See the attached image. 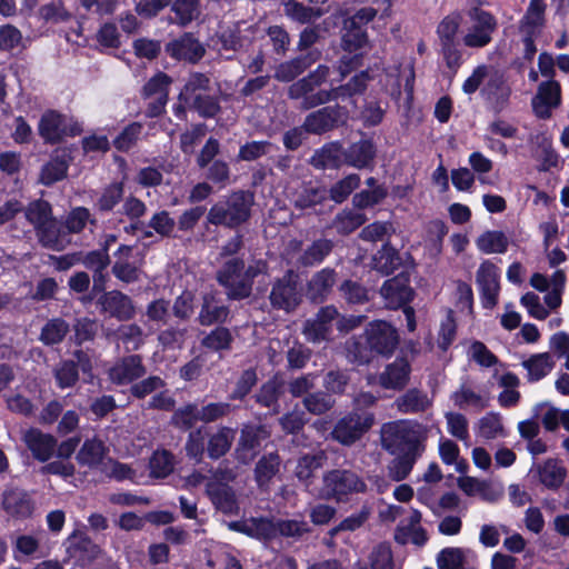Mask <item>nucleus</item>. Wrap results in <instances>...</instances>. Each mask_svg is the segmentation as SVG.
Returning a JSON list of instances; mask_svg holds the SVG:
<instances>
[{
  "label": "nucleus",
  "instance_id": "nucleus-1",
  "mask_svg": "<svg viewBox=\"0 0 569 569\" xmlns=\"http://www.w3.org/2000/svg\"><path fill=\"white\" fill-rule=\"evenodd\" d=\"M431 428L417 420L400 419L386 422L380 429L381 446L390 453L402 451L421 457Z\"/></svg>",
  "mask_w": 569,
  "mask_h": 569
},
{
  "label": "nucleus",
  "instance_id": "nucleus-2",
  "mask_svg": "<svg viewBox=\"0 0 569 569\" xmlns=\"http://www.w3.org/2000/svg\"><path fill=\"white\" fill-rule=\"evenodd\" d=\"M24 216L33 226L38 241L42 247L61 251L70 243V239L61 230L57 219L52 216L49 202L44 200L31 202L27 207Z\"/></svg>",
  "mask_w": 569,
  "mask_h": 569
},
{
  "label": "nucleus",
  "instance_id": "nucleus-3",
  "mask_svg": "<svg viewBox=\"0 0 569 569\" xmlns=\"http://www.w3.org/2000/svg\"><path fill=\"white\" fill-rule=\"evenodd\" d=\"M330 76V68L326 64H319L306 77L297 80L288 88V97L300 101V108L303 110L313 109L323 106L332 99L330 89H320L327 82Z\"/></svg>",
  "mask_w": 569,
  "mask_h": 569
},
{
  "label": "nucleus",
  "instance_id": "nucleus-4",
  "mask_svg": "<svg viewBox=\"0 0 569 569\" xmlns=\"http://www.w3.org/2000/svg\"><path fill=\"white\" fill-rule=\"evenodd\" d=\"M252 204L253 196L250 192L236 191L214 203L207 218L211 224L234 228L248 220Z\"/></svg>",
  "mask_w": 569,
  "mask_h": 569
},
{
  "label": "nucleus",
  "instance_id": "nucleus-5",
  "mask_svg": "<svg viewBox=\"0 0 569 569\" xmlns=\"http://www.w3.org/2000/svg\"><path fill=\"white\" fill-rule=\"evenodd\" d=\"M367 490L365 481L353 471L335 469L326 472L322 478L321 497L325 499L342 500L352 493Z\"/></svg>",
  "mask_w": 569,
  "mask_h": 569
},
{
  "label": "nucleus",
  "instance_id": "nucleus-6",
  "mask_svg": "<svg viewBox=\"0 0 569 569\" xmlns=\"http://www.w3.org/2000/svg\"><path fill=\"white\" fill-rule=\"evenodd\" d=\"M269 299L271 306L276 309L286 312L295 310L302 299L298 274L288 270L282 278L273 283Z\"/></svg>",
  "mask_w": 569,
  "mask_h": 569
},
{
  "label": "nucleus",
  "instance_id": "nucleus-7",
  "mask_svg": "<svg viewBox=\"0 0 569 569\" xmlns=\"http://www.w3.org/2000/svg\"><path fill=\"white\" fill-rule=\"evenodd\" d=\"M470 26L463 37L465 46L469 48H482L492 40V33L497 29L496 18L487 11L473 8L468 13Z\"/></svg>",
  "mask_w": 569,
  "mask_h": 569
},
{
  "label": "nucleus",
  "instance_id": "nucleus-8",
  "mask_svg": "<svg viewBox=\"0 0 569 569\" xmlns=\"http://www.w3.org/2000/svg\"><path fill=\"white\" fill-rule=\"evenodd\" d=\"M363 336L377 356L390 357L399 345L397 329L385 320L369 322Z\"/></svg>",
  "mask_w": 569,
  "mask_h": 569
},
{
  "label": "nucleus",
  "instance_id": "nucleus-9",
  "mask_svg": "<svg viewBox=\"0 0 569 569\" xmlns=\"http://www.w3.org/2000/svg\"><path fill=\"white\" fill-rule=\"evenodd\" d=\"M373 423L372 413L351 412L337 422L332 430V437L338 442L350 446L359 440Z\"/></svg>",
  "mask_w": 569,
  "mask_h": 569
},
{
  "label": "nucleus",
  "instance_id": "nucleus-10",
  "mask_svg": "<svg viewBox=\"0 0 569 569\" xmlns=\"http://www.w3.org/2000/svg\"><path fill=\"white\" fill-rule=\"evenodd\" d=\"M270 437V431L263 425H243L234 450L236 459L243 463H250L258 455L261 442Z\"/></svg>",
  "mask_w": 569,
  "mask_h": 569
},
{
  "label": "nucleus",
  "instance_id": "nucleus-11",
  "mask_svg": "<svg viewBox=\"0 0 569 569\" xmlns=\"http://www.w3.org/2000/svg\"><path fill=\"white\" fill-rule=\"evenodd\" d=\"M347 119L346 108L339 104L323 107L306 117L302 129L309 133L321 134L346 123Z\"/></svg>",
  "mask_w": 569,
  "mask_h": 569
},
{
  "label": "nucleus",
  "instance_id": "nucleus-12",
  "mask_svg": "<svg viewBox=\"0 0 569 569\" xmlns=\"http://www.w3.org/2000/svg\"><path fill=\"white\" fill-rule=\"evenodd\" d=\"M38 130L42 139L49 143L59 142L67 134L74 136L81 132L77 122L71 123L66 116L53 110H48L42 114Z\"/></svg>",
  "mask_w": 569,
  "mask_h": 569
},
{
  "label": "nucleus",
  "instance_id": "nucleus-13",
  "mask_svg": "<svg viewBox=\"0 0 569 569\" xmlns=\"http://www.w3.org/2000/svg\"><path fill=\"white\" fill-rule=\"evenodd\" d=\"M112 266L113 276L124 282L132 283L140 280L142 274V258L134 253L131 246L121 244L114 252Z\"/></svg>",
  "mask_w": 569,
  "mask_h": 569
},
{
  "label": "nucleus",
  "instance_id": "nucleus-14",
  "mask_svg": "<svg viewBox=\"0 0 569 569\" xmlns=\"http://www.w3.org/2000/svg\"><path fill=\"white\" fill-rule=\"evenodd\" d=\"M339 311L335 306H326L319 309L316 316L308 319L302 329L305 338L309 342L319 343L330 339L331 325L338 318Z\"/></svg>",
  "mask_w": 569,
  "mask_h": 569
},
{
  "label": "nucleus",
  "instance_id": "nucleus-15",
  "mask_svg": "<svg viewBox=\"0 0 569 569\" xmlns=\"http://www.w3.org/2000/svg\"><path fill=\"white\" fill-rule=\"evenodd\" d=\"M476 280L480 289L483 308H495L500 291L498 268L490 261L482 262L477 271Z\"/></svg>",
  "mask_w": 569,
  "mask_h": 569
},
{
  "label": "nucleus",
  "instance_id": "nucleus-16",
  "mask_svg": "<svg viewBox=\"0 0 569 569\" xmlns=\"http://www.w3.org/2000/svg\"><path fill=\"white\" fill-rule=\"evenodd\" d=\"M560 101V84L557 81L548 80L539 84L531 104L533 112L538 118L548 119L551 117L552 110L558 108Z\"/></svg>",
  "mask_w": 569,
  "mask_h": 569
},
{
  "label": "nucleus",
  "instance_id": "nucleus-17",
  "mask_svg": "<svg viewBox=\"0 0 569 569\" xmlns=\"http://www.w3.org/2000/svg\"><path fill=\"white\" fill-rule=\"evenodd\" d=\"M146 372L142 358L139 355H130L118 360L109 369V378L113 383L124 386L142 378Z\"/></svg>",
  "mask_w": 569,
  "mask_h": 569
},
{
  "label": "nucleus",
  "instance_id": "nucleus-18",
  "mask_svg": "<svg viewBox=\"0 0 569 569\" xmlns=\"http://www.w3.org/2000/svg\"><path fill=\"white\" fill-rule=\"evenodd\" d=\"M98 303L102 312L120 321L130 320L136 313L131 298L118 290L104 292Z\"/></svg>",
  "mask_w": 569,
  "mask_h": 569
},
{
  "label": "nucleus",
  "instance_id": "nucleus-19",
  "mask_svg": "<svg viewBox=\"0 0 569 569\" xmlns=\"http://www.w3.org/2000/svg\"><path fill=\"white\" fill-rule=\"evenodd\" d=\"M412 293L409 280L403 274L387 280L380 289V295L389 309L405 307L412 299Z\"/></svg>",
  "mask_w": 569,
  "mask_h": 569
},
{
  "label": "nucleus",
  "instance_id": "nucleus-20",
  "mask_svg": "<svg viewBox=\"0 0 569 569\" xmlns=\"http://www.w3.org/2000/svg\"><path fill=\"white\" fill-rule=\"evenodd\" d=\"M22 441L31 451L32 457L40 462L49 461L57 448V439L37 428L26 430L22 433Z\"/></svg>",
  "mask_w": 569,
  "mask_h": 569
},
{
  "label": "nucleus",
  "instance_id": "nucleus-21",
  "mask_svg": "<svg viewBox=\"0 0 569 569\" xmlns=\"http://www.w3.org/2000/svg\"><path fill=\"white\" fill-rule=\"evenodd\" d=\"M166 51L176 60L194 63L204 56L206 49L191 33H184L179 39L169 42L166 46Z\"/></svg>",
  "mask_w": 569,
  "mask_h": 569
},
{
  "label": "nucleus",
  "instance_id": "nucleus-22",
  "mask_svg": "<svg viewBox=\"0 0 569 569\" xmlns=\"http://www.w3.org/2000/svg\"><path fill=\"white\" fill-rule=\"evenodd\" d=\"M410 371L409 361L406 358H397L386 366L378 377V382L385 389L401 390L409 382Z\"/></svg>",
  "mask_w": 569,
  "mask_h": 569
},
{
  "label": "nucleus",
  "instance_id": "nucleus-23",
  "mask_svg": "<svg viewBox=\"0 0 569 569\" xmlns=\"http://www.w3.org/2000/svg\"><path fill=\"white\" fill-rule=\"evenodd\" d=\"M533 470L541 485L550 490H557L562 486L567 478V468L561 460L548 458L541 463L535 466Z\"/></svg>",
  "mask_w": 569,
  "mask_h": 569
},
{
  "label": "nucleus",
  "instance_id": "nucleus-24",
  "mask_svg": "<svg viewBox=\"0 0 569 569\" xmlns=\"http://www.w3.org/2000/svg\"><path fill=\"white\" fill-rule=\"evenodd\" d=\"M432 406V399L419 389L412 388L399 396L393 407L402 415H417L427 411Z\"/></svg>",
  "mask_w": 569,
  "mask_h": 569
},
{
  "label": "nucleus",
  "instance_id": "nucleus-25",
  "mask_svg": "<svg viewBox=\"0 0 569 569\" xmlns=\"http://www.w3.org/2000/svg\"><path fill=\"white\" fill-rule=\"evenodd\" d=\"M337 281L333 269L323 268L317 271L307 283V297L316 302L323 301L331 292Z\"/></svg>",
  "mask_w": 569,
  "mask_h": 569
},
{
  "label": "nucleus",
  "instance_id": "nucleus-26",
  "mask_svg": "<svg viewBox=\"0 0 569 569\" xmlns=\"http://www.w3.org/2000/svg\"><path fill=\"white\" fill-rule=\"evenodd\" d=\"M206 492L216 509L226 513L233 515L238 512V502L234 491L227 485L209 482L207 483Z\"/></svg>",
  "mask_w": 569,
  "mask_h": 569
},
{
  "label": "nucleus",
  "instance_id": "nucleus-27",
  "mask_svg": "<svg viewBox=\"0 0 569 569\" xmlns=\"http://www.w3.org/2000/svg\"><path fill=\"white\" fill-rule=\"evenodd\" d=\"M256 31L254 26H244L243 23H236L232 27L223 30L219 36L221 49L238 51L247 43L251 42V37Z\"/></svg>",
  "mask_w": 569,
  "mask_h": 569
},
{
  "label": "nucleus",
  "instance_id": "nucleus-28",
  "mask_svg": "<svg viewBox=\"0 0 569 569\" xmlns=\"http://www.w3.org/2000/svg\"><path fill=\"white\" fill-rule=\"evenodd\" d=\"M319 52H311L306 57H298L277 66L274 78L280 82H290L303 73L318 58Z\"/></svg>",
  "mask_w": 569,
  "mask_h": 569
},
{
  "label": "nucleus",
  "instance_id": "nucleus-29",
  "mask_svg": "<svg viewBox=\"0 0 569 569\" xmlns=\"http://www.w3.org/2000/svg\"><path fill=\"white\" fill-rule=\"evenodd\" d=\"M2 508L14 518H27L32 513L30 497L21 490H8L3 493Z\"/></svg>",
  "mask_w": 569,
  "mask_h": 569
},
{
  "label": "nucleus",
  "instance_id": "nucleus-30",
  "mask_svg": "<svg viewBox=\"0 0 569 569\" xmlns=\"http://www.w3.org/2000/svg\"><path fill=\"white\" fill-rule=\"evenodd\" d=\"M345 353L347 360L356 366L370 363L376 355L365 336L350 337L345 343Z\"/></svg>",
  "mask_w": 569,
  "mask_h": 569
},
{
  "label": "nucleus",
  "instance_id": "nucleus-31",
  "mask_svg": "<svg viewBox=\"0 0 569 569\" xmlns=\"http://www.w3.org/2000/svg\"><path fill=\"white\" fill-rule=\"evenodd\" d=\"M107 453L108 448L104 442L101 439L93 437L91 439H87L82 443L76 459L79 465L92 468L100 465Z\"/></svg>",
  "mask_w": 569,
  "mask_h": 569
},
{
  "label": "nucleus",
  "instance_id": "nucleus-32",
  "mask_svg": "<svg viewBox=\"0 0 569 569\" xmlns=\"http://www.w3.org/2000/svg\"><path fill=\"white\" fill-rule=\"evenodd\" d=\"M234 440V430L230 427L221 426L208 438L207 452L211 459L223 457L231 448Z\"/></svg>",
  "mask_w": 569,
  "mask_h": 569
},
{
  "label": "nucleus",
  "instance_id": "nucleus-33",
  "mask_svg": "<svg viewBox=\"0 0 569 569\" xmlns=\"http://www.w3.org/2000/svg\"><path fill=\"white\" fill-rule=\"evenodd\" d=\"M229 316V308L218 305L212 293H206L198 321L201 326H211L217 322H224Z\"/></svg>",
  "mask_w": 569,
  "mask_h": 569
},
{
  "label": "nucleus",
  "instance_id": "nucleus-34",
  "mask_svg": "<svg viewBox=\"0 0 569 569\" xmlns=\"http://www.w3.org/2000/svg\"><path fill=\"white\" fill-rule=\"evenodd\" d=\"M522 367L528 372L529 381H538L552 371L555 360L549 352L536 353L525 360Z\"/></svg>",
  "mask_w": 569,
  "mask_h": 569
},
{
  "label": "nucleus",
  "instance_id": "nucleus-35",
  "mask_svg": "<svg viewBox=\"0 0 569 569\" xmlns=\"http://www.w3.org/2000/svg\"><path fill=\"white\" fill-rule=\"evenodd\" d=\"M375 148L371 141L360 140L352 143L345 152L348 164L361 169L368 167L375 158Z\"/></svg>",
  "mask_w": 569,
  "mask_h": 569
},
{
  "label": "nucleus",
  "instance_id": "nucleus-36",
  "mask_svg": "<svg viewBox=\"0 0 569 569\" xmlns=\"http://www.w3.org/2000/svg\"><path fill=\"white\" fill-rule=\"evenodd\" d=\"M280 458L278 453L270 452L262 456L254 467V478L260 488L267 487L280 470Z\"/></svg>",
  "mask_w": 569,
  "mask_h": 569
},
{
  "label": "nucleus",
  "instance_id": "nucleus-37",
  "mask_svg": "<svg viewBox=\"0 0 569 569\" xmlns=\"http://www.w3.org/2000/svg\"><path fill=\"white\" fill-rule=\"evenodd\" d=\"M455 406L463 409L471 407L477 411L483 410L489 406V397L476 392L471 387L461 385L460 388L455 391L451 396Z\"/></svg>",
  "mask_w": 569,
  "mask_h": 569
},
{
  "label": "nucleus",
  "instance_id": "nucleus-38",
  "mask_svg": "<svg viewBox=\"0 0 569 569\" xmlns=\"http://www.w3.org/2000/svg\"><path fill=\"white\" fill-rule=\"evenodd\" d=\"M479 437L486 440H495L506 437L502 417L497 412H488L476 425Z\"/></svg>",
  "mask_w": 569,
  "mask_h": 569
},
{
  "label": "nucleus",
  "instance_id": "nucleus-39",
  "mask_svg": "<svg viewBox=\"0 0 569 569\" xmlns=\"http://www.w3.org/2000/svg\"><path fill=\"white\" fill-rule=\"evenodd\" d=\"M283 10L288 18L301 24L310 23L323 14L321 9L306 7L297 0H287L283 3Z\"/></svg>",
  "mask_w": 569,
  "mask_h": 569
},
{
  "label": "nucleus",
  "instance_id": "nucleus-40",
  "mask_svg": "<svg viewBox=\"0 0 569 569\" xmlns=\"http://www.w3.org/2000/svg\"><path fill=\"white\" fill-rule=\"evenodd\" d=\"M69 323L61 318L48 320L41 329L39 340L46 346L58 345L69 332Z\"/></svg>",
  "mask_w": 569,
  "mask_h": 569
},
{
  "label": "nucleus",
  "instance_id": "nucleus-41",
  "mask_svg": "<svg viewBox=\"0 0 569 569\" xmlns=\"http://www.w3.org/2000/svg\"><path fill=\"white\" fill-rule=\"evenodd\" d=\"M476 244L487 254L503 253L507 251L509 240L502 231H486L478 237Z\"/></svg>",
  "mask_w": 569,
  "mask_h": 569
},
{
  "label": "nucleus",
  "instance_id": "nucleus-42",
  "mask_svg": "<svg viewBox=\"0 0 569 569\" xmlns=\"http://www.w3.org/2000/svg\"><path fill=\"white\" fill-rule=\"evenodd\" d=\"M232 341L233 337L228 328L217 327L202 338L201 346L211 351L221 352L230 350Z\"/></svg>",
  "mask_w": 569,
  "mask_h": 569
},
{
  "label": "nucleus",
  "instance_id": "nucleus-43",
  "mask_svg": "<svg viewBox=\"0 0 569 569\" xmlns=\"http://www.w3.org/2000/svg\"><path fill=\"white\" fill-rule=\"evenodd\" d=\"M420 457L409 455V453H401L395 459L391 460V462L388 466V476L393 481H401L405 480L410 472L413 469L415 463Z\"/></svg>",
  "mask_w": 569,
  "mask_h": 569
},
{
  "label": "nucleus",
  "instance_id": "nucleus-44",
  "mask_svg": "<svg viewBox=\"0 0 569 569\" xmlns=\"http://www.w3.org/2000/svg\"><path fill=\"white\" fill-rule=\"evenodd\" d=\"M171 78L163 73L158 72L154 74L142 88V97L143 99H168L169 97V86L171 84Z\"/></svg>",
  "mask_w": 569,
  "mask_h": 569
},
{
  "label": "nucleus",
  "instance_id": "nucleus-45",
  "mask_svg": "<svg viewBox=\"0 0 569 569\" xmlns=\"http://www.w3.org/2000/svg\"><path fill=\"white\" fill-rule=\"evenodd\" d=\"M171 10L176 14L177 23L186 27L200 16V1L174 0Z\"/></svg>",
  "mask_w": 569,
  "mask_h": 569
},
{
  "label": "nucleus",
  "instance_id": "nucleus-46",
  "mask_svg": "<svg viewBox=\"0 0 569 569\" xmlns=\"http://www.w3.org/2000/svg\"><path fill=\"white\" fill-rule=\"evenodd\" d=\"M332 242L328 239L316 240L300 256L299 261L302 266L309 267L320 263L331 251Z\"/></svg>",
  "mask_w": 569,
  "mask_h": 569
},
{
  "label": "nucleus",
  "instance_id": "nucleus-47",
  "mask_svg": "<svg viewBox=\"0 0 569 569\" xmlns=\"http://www.w3.org/2000/svg\"><path fill=\"white\" fill-rule=\"evenodd\" d=\"M53 376L59 388H71L79 379L78 367L72 360L61 361L54 367Z\"/></svg>",
  "mask_w": 569,
  "mask_h": 569
},
{
  "label": "nucleus",
  "instance_id": "nucleus-48",
  "mask_svg": "<svg viewBox=\"0 0 569 569\" xmlns=\"http://www.w3.org/2000/svg\"><path fill=\"white\" fill-rule=\"evenodd\" d=\"M400 264V257L396 249L386 244L373 257V267L383 274H389Z\"/></svg>",
  "mask_w": 569,
  "mask_h": 569
},
{
  "label": "nucleus",
  "instance_id": "nucleus-49",
  "mask_svg": "<svg viewBox=\"0 0 569 569\" xmlns=\"http://www.w3.org/2000/svg\"><path fill=\"white\" fill-rule=\"evenodd\" d=\"M365 221L366 216L363 213L352 210H343L336 216L333 227L339 233L349 234L363 224Z\"/></svg>",
  "mask_w": 569,
  "mask_h": 569
},
{
  "label": "nucleus",
  "instance_id": "nucleus-50",
  "mask_svg": "<svg viewBox=\"0 0 569 569\" xmlns=\"http://www.w3.org/2000/svg\"><path fill=\"white\" fill-rule=\"evenodd\" d=\"M360 186V177L351 173L337 181L329 190V197L336 203L343 202Z\"/></svg>",
  "mask_w": 569,
  "mask_h": 569
},
{
  "label": "nucleus",
  "instance_id": "nucleus-51",
  "mask_svg": "<svg viewBox=\"0 0 569 569\" xmlns=\"http://www.w3.org/2000/svg\"><path fill=\"white\" fill-rule=\"evenodd\" d=\"M537 158L541 161L540 170L548 171L549 169L557 167L559 162V156L553 150L551 140L545 134L537 136Z\"/></svg>",
  "mask_w": 569,
  "mask_h": 569
},
{
  "label": "nucleus",
  "instance_id": "nucleus-52",
  "mask_svg": "<svg viewBox=\"0 0 569 569\" xmlns=\"http://www.w3.org/2000/svg\"><path fill=\"white\" fill-rule=\"evenodd\" d=\"M302 403L311 415H323L333 407L335 400L330 395L317 391L305 396Z\"/></svg>",
  "mask_w": 569,
  "mask_h": 569
},
{
  "label": "nucleus",
  "instance_id": "nucleus-53",
  "mask_svg": "<svg viewBox=\"0 0 569 569\" xmlns=\"http://www.w3.org/2000/svg\"><path fill=\"white\" fill-rule=\"evenodd\" d=\"M174 467L173 456L167 450H158L150 459V472L152 477L164 478Z\"/></svg>",
  "mask_w": 569,
  "mask_h": 569
},
{
  "label": "nucleus",
  "instance_id": "nucleus-54",
  "mask_svg": "<svg viewBox=\"0 0 569 569\" xmlns=\"http://www.w3.org/2000/svg\"><path fill=\"white\" fill-rule=\"evenodd\" d=\"M368 74L366 72H361L360 74L355 76L351 80L338 87H332V99L337 100L339 98L352 97L358 93H362L367 87Z\"/></svg>",
  "mask_w": 569,
  "mask_h": 569
},
{
  "label": "nucleus",
  "instance_id": "nucleus-55",
  "mask_svg": "<svg viewBox=\"0 0 569 569\" xmlns=\"http://www.w3.org/2000/svg\"><path fill=\"white\" fill-rule=\"evenodd\" d=\"M68 164L63 159L53 158L41 170L40 181L50 186L62 180L67 176Z\"/></svg>",
  "mask_w": 569,
  "mask_h": 569
},
{
  "label": "nucleus",
  "instance_id": "nucleus-56",
  "mask_svg": "<svg viewBox=\"0 0 569 569\" xmlns=\"http://www.w3.org/2000/svg\"><path fill=\"white\" fill-rule=\"evenodd\" d=\"M197 421H200L199 411L198 406L193 403L180 407L171 417V423L182 430L192 428Z\"/></svg>",
  "mask_w": 569,
  "mask_h": 569
},
{
  "label": "nucleus",
  "instance_id": "nucleus-57",
  "mask_svg": "<svg viewBox=\"0 0 569 569\" xmlns=\"http://www.w3.org/2000/svg\"><path fill=\"white\" fill-rule=\"evenodd\" d=\"M210 88V79L204 73L194 72L191 73L179 94L180 100L188 101L194 98L197 92L208 91Z\"/></svg>",
  "mask_w": 569,
  "mask_h": 569
},
{
  "label": "nucleus",
  "instance_id": "nucleus-58",
  "mask_svg": "<svg viewBox=\"0 0 569 569\" xmlns=\"http://www.w3.org/2000/svg\"><path fill=\"white\" fill-rule=\"evenodd\" d=\"M308 523L303 520L278 519L276 520V537L300 538L309 532Z\"/></svg>",
  "mask_w": 569,
  "mask_h": 569
},
{
  "label": "nucleus",
  "instance_id": "nucleus-59",
  "mask_svg": "<svg viewBox=\"0 0 569 569\" xmlns=\"http://www.w3.org/2000/svg\"><path fill=\"white\" fill-rule=\"evenodd\" d=\"M167 386L166 381L159 376H149L136 382L130 388V393L138 399H144L147 396L158 392L164 389Z\"/></svg>",
  "mask_w": 569,
  "mask_h": 569
},
{
  "label": "nucleus",
  "instance_id": "nucleus-60",
  "mask_svg": "<svg viewBox=\"0 0 569 569\" xmlns=\"http://www.w3.org/2000/svg\"><path fill=\"white\" fill-rule=\"evenodd\" d=\"M466 555L460 548H446L437 557L439 569H465Z\"/></svg>",
  "mask_w": 569,
  "mask_h": 569
},
{
  "label": "nucleus",
  "instance_id": "nucleus-61",
  "mask_svg": "<svg viewBox=\"0 0 569 569\" xmlns=\"http://www.w3.org/2000/svg\"><path fill=\"white\" fill-rule=\"evenodd\" d=\"M388 192L382 186L375 187L371 190H362L352 198V203L357 209H365L380 203Z\"/></svg>",
  "mask_w": 569,
  "mask_h": 569
},
{
  "label": "nucleus",
  "instance_id": "nucleus-62",
  "mask_svg": "<svg viewBox=\"0 0 569 569\" xmlns=\"http://www.w3.org/2000/svg\"><path fill=\"white\" fill-rule=\"evenodd\" d=\"M326 457L323 452L316 455H306L298 460L296 476L300 480H308L312 477L316 469L321 468Z\"/></svg>",
  "mask_w": 569,
  "mask_h": 569
},
{
  "label": "nucleus",
  "instance_id": "nucleus-63",
  "mask_svg": "<svg viewBox=\"0 0 569 569\" xmlns=\"http://www.w3.org/2000/svg\"><path fill=\"white\" fill-rule=\"evenodd\" d=\"M447 428L449 433L458 440L466 441L469 438L468 419L459 412H446Z\"/></svg>",
  "mask_w": 569,
  "mask_h": 569
},
{
  "label": "nucleus",
  "instance_id": "nucleus-64",
  "mask_svg": "<svg viewBox=\"0 0 569 569\" xmlns=\"http://www.w3.org/2000/svg\"><path fill=\"white\" fill-rule=\"evenodd\" d=\"M369 565L371 569H393V557L390 546L387 543L376 546L369 555Z\"/></svg>",
  "mask_w": 569,
  "mask_h": 569
}]
</instances>
